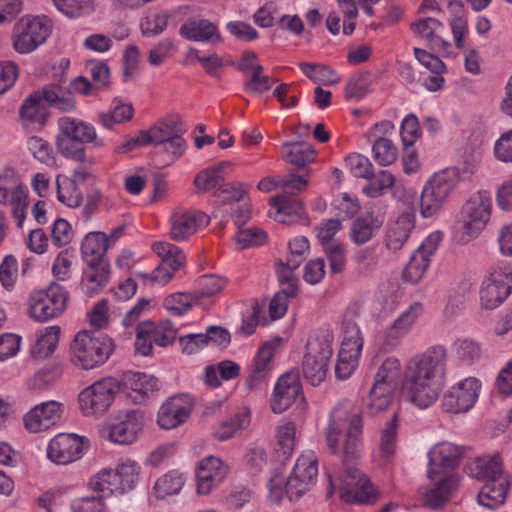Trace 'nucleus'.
<instances>
[{
  "instance_id": "13d9d810",
  "label": "nucleus",
  "mask_w": 512,
  "mask_h": 512,
  "mask_svg": "<svg viewBox=\"0 0 512 512\" xmlns=\"http://www.w3.org/2000/svg\"><path fill=\"white\" fill-rule=\"evenodd\" d=\"M369 182L363 187V193L371 198L382 196L386 190L393 187L395 177L387 170H382L368 179Z\"/></svg>"
},
{
  "instance_id": "79ce46f5",
  "label": "nucleus",
  "mask_w": 512,
  "mask_h": 512,
  "mask_svg": "<svg viewBox=\"0 0 512 512\" xmlns=\"http://www.w3.org/2000/svg\"><path fill=\"white\" fill-rule=\"evenodd\" d=\"M153 252L161 259L160 264L172 270H179L185 263V255L181 248L167 242L157 241L151 246Z\"/></svg>"
},
{
  "instance_id": "f257e3e1",
  "label": "nucleus",
  "mask_w": 512,
  "mask_h": 512,
  "mask_svg": "<svg viewBox=\"0 0 512 512\" xmlns=\"http://www.w3.org/2000/svg\"><path fill=\"white\" fill-rule=\"evenodd\" d=\"M447 351L441 345L413 355L406 363L403 395L415 406L426 409L439 398L447 371Z\"/></svg>"
},
{
  "instance_id": "423d86ee",
  "label": "nucleus",
  "mask_w": 512,
  "mask_h": 512,
  "mask_svg": "<svg viewBox=\"0 0 512 512\" xmlns=\"http://www.w3.org/2000/svg\"><path fill=\"white\" fill-rule=\"evenodd\" d=\"M459 183L460 173L456 168H446L432 174L421 191V217L431 218L437 215Z\"/></svg>"
},
{
  "instance_id": "cd10ccee",
  "label": "nucleus",
  "mask_w": 512,
  "mask_h": 512,
  "mask_svg": "<svg viewBox=\"0 0 512 512\" xmlns=\"http://www.w3.org/2000/svg\"><path fill=\"white\" fill-rule=\"evenodd\" d=\"M179 34L187 40L211 45H218L223 41L218 26L207 19L186 21L181 25Z\"/></svg>"
},
{
  "instance_id": "c03bdc74",
  "label": "nucleus",
  "mask_w": 512,
  "mask_h": 512,
  "mask_svg": "<svg viewBox=\"0 0 512 512\" xmlns=\"http://www.w3.org/2000/svg\"><path fill=\"white\" fill-rule=\"evenodd\" d=\"M140 465L130 458H121L115 468V473L121 486V494L134 488L139 479Z\"/></svg>"
},
{
  "instance_id": "37998d69",
  "label": "nucleus",
  "mask_w": 512,
  "mask_h": 512,
  "mask_svg": "<svg viewBox=\"0 0 512 512\" xmlns=\"http://www.w3.org/2000/svg\"><path fill=\"white\" fill-rule=\"evenodd\" d=\"M249 424L250 413L246 410L239 411L219 424L214 431V437L219 441H226Z\"/></svg>"
},
{
  "instance_id": "8fccbe9b",
  "label": "nucleus",
  "mask_w": 512,
  "mask_h": 512,
  "mask_svg": "<svg viewBox=\"0 0 512 512\" xmlns=\"http://www.w3.org/2000/svg\"><path fill=\"white\" fill-rule=\"evenodd\" d=\"M451 348L457 359L467 365L478 361L482 355L481 345L470 338H459L455 340Z\"/></svg>"
},
{
  "instance_id": "b1692460",
  "label": "nucleus",
  "mask_w": 512,
  "mask_h": 512,
  "mask_svg": "<svg viewBox=\"0 0 512 512\" xmlns=\"http://www.w3.org/2000/svg\"><path fill=\"white\" fill-rule=\"evenodd\" d=\"M393 128L394 125L390 121H382L375 124L367 132L368 139L374 142L372 146L373 158L381 166L391 165L397 159V148L391 140L383 137Z\"/></svg>"
},
{
  "instance_id": "1a4fd4ad",
  "label": "nucleus",
  "mask_w": 512,
  "mask_h": 512,
  "mask_svg": "<svg viewBox=\"0 0 512 512\" xmlns=\"http://www.w3.org/2000/svg\"><path fill=\"white\" fill-rule=\"evenodd\" d=\"M512 292V262L495 265L480 288L481 306L493 310L500 306Z\"/></svg>"
},
{
  "instance_id": "680f3d73",
  "label": "nucleus",
  "mask_w": 512,
  "mask_h": 512,
  "mask_svg": "<svg viewBox=\"0 0 512 512\" xmlns=\"http://www.w3.org/2000/svg\"><path fill=\"white\" fill-rule=\"evenodd\" d=\"M133 116V107L131 104L116 102L113 109L109 113L99 114L101 124L108 128L113 129L115 124H120L128 121Z\"/></svg>"
},
{
  "instance_id": "e433bc0d",
  "label": "nucleus",
  "mask_w": 512,
  "mask_h": 512,
  "mask_svg": "<svg viewBox=\"0 0 512 512\" xmlns=\"http://www.w3.org/2000/svg\"><path fill=\"white\" fill-rule=\"evenodd\" d=\"M469 469L473 477L485 482L494 478L509 477L503 472L499 455L478 457Z\"/></svg>"
},
{
  "instance_id": "20e7f679",
  "label": "nucleus",
  "mask_w": 512,
  "mask_h": 512,
  "mask_svg": "<svg viewBox=\"0 0 512 512\" xmlns=\"http://www.w3.org/2000/svg\"><path fill=\"white\" fill-rule=\"evenodd\" d=\"M113 349V342L107 336L82 330L72 340L69 355L74 366L91 370L106 363Z\"/></svg>"
},
{
  "instance_id": "a18cd8bd",
  "label": "nucleus",
  "mask_w": 512,
  "mask_h": 512,
  "mask_svg": "<svg viewBox=\"0 0 512 512\" xmlns=\"http://www.w3.org/2000/svg\"><path fill=\"white\" fill-rule=\"evenodd\" d=\"M185 484V476L177 470H171L160 477L153 489L159 499L178 494Z\"/></svg>"
},
{
  "instance_id": "39448f33",
  "label": "nucleus",
  "mask_w": 512,
  "mask_h": 512,
  "mask_svg": "<svg viewBox=\"0 0 512 512\" xmlns=\"http://www.w3.org/2000/svg\"><path fill=\"white\" fill-rule=\"evenodd\" d=\"M493 202L490 192L481 190L463 204L460 211V230L456 234V241L465 245L476 239L490 221Z\"/></svg>"
},
{
  "instance_id": "ea45409f",
  "label": "nucleus",
  "mask_w": 512,
  "mask_h": 512,
  "mask_svg": "<svg viewBox=\"0 0 512 512\" xmlns=\"http://www.w3.org/2000/svg\"><path fill=\"white\" fill-rule=\"evenodd\" d=\"M47 104L64 113H70L76 109V101L70 92L65 91L60 85L51 84L45 86L40 92Z\"/></svg>"
},
{
  "instance_id": "6e6552de",
  "label": "nucleus",
  "mask_w": 512,
  "mask_h": 512,
  "mask_svg": "<svg viewBox=\"0 0 512 512\" xmlns=\"http://www.w3.org/2000/svg\"><path fill=\"white\" fill-rule=\"evenodd\" d=\"M401 373L398 358L387 357L375 374L374 384L367 399V409L372 415L386 410L392 402L393 392Z\"/></svg>"
},
{
  "instance_id": "4be33fe9",
  "label": "nucleus",
  "mask_w": 512,
  "mask_h": 512,
  "mask_svg": "<svg viewBox=\"0 0 512 512\" xmlns=\"http://www.w3.org/2000/svg\"><path fill=\"white\" fill-rule=\"evenodd\" d=\"M64 405L51 400L40 403L29 410L23 417L25 428L31 433L47 430L62 418Z\"/></svg>"
},
{
  "instance_id": "f3484780",
  "label": "nucleus",
  "mask_w": 512,
  "mask_h": 512,
  "mask_svg": "<svg viewBox=\"0 0 512 512\" xmlns=\"http://www.w3.org/2000/svg\"><path fill=\"white\" fill-rule=\"evenodd\" d=\"M424 312V304L419 301L412 302L388 325L382 336L383 345L393 349L408 335Z\"/></svg>"
},
{
  "instance_id": "2eb2a0df",
  "label": "nucleus",
  "mask_w": 512,
  "mask_h": 512,
  "mask_svg": "<svg viewBox=\"0 0 512 512\" xmlns=\"http://www.w3.org/2000/svg\"><path fill=\"white\" fill-rule=\"evenodd\" d=\"M480 390L481 383L477 378L468 377L457 382L443 395V410L453 414L467 412L475 405Z\"/></svg>"
},
{
  "instance_id": "7ed1b4c3",
  "label": "nucleus",
  "mask_w": 512,
  "mask_h": 512,
  "mask_svg": "<svg viewBox=\"0 0 512 512\" xmlns=\"http://www.w3.org/2000/svg\"><path fill=\"white\" fill-rule=\"evenodd\" d=\"M317 476L318 457L312 450L305 451L297 458L286 481L280 474L270 478L267 484L269 499L278 503L286 494L291 501L298 500L314 486Z\"/></svg>"
},
{
  "instance_id": "69168bd1",
  "label": "nucleus",
  "mask_w": 512,
  "mask_h": 512,
  "mask_svg": "<svg viewBox=\"0 0 512 512\" xmlns=\"http://www.w3.org/2000/svg\"><path fill=\"white\" fill-rule=\"evenodd\" d=\"M412 30L419 37L427 41L428 45L435 41V37L444 30V25L434 18H423L413 23ZM436 41H438L436 39Z\"/></svg>"
},
{
  "instance_id": "e2e57ef3",
  "label": "nucleus",
  "mask_w": 512,
  "mask_h": 512,
  "mask_svg": "<svg viewBox=\"0 0 512 512\" xmlns=\"http://www.w3.org/2000/svg\"><path fill=\"white\" fill-rule=\"evenodd\" d=\"M198 297L189 293H174L164 299V307L175 315H184L194 304Z\"/></svg>"
},
{
  "instance_id": "0eeeda50",
  "label": "nucleus",
  "mask_w": 512,
  "mask_h": 512,
  "mask_svg": "<svg viewBox=\"0 0 512 512\" xmlns=\"http://www.w3.org/2000/svg\"><path fill=\"white\" fill-rule=\"evenodd\" d=\"M332 342L333 336L326 331L310 337L307 342L302 373L312 386H318L326 379L333 354Z\"/></svg>"
},
{
  "instance_id": "603ef678",
  "label": "nucleus",
  "mask_w": 512,
  "mask_h": 512,
  "mask_svg": "<svg viewBox=\"0 0 512 512\" xmlns=\"http://www.w3.org/2000/svg\"><path fill=\"white\" fill-rule=\"evenodd\" d=\"M94 491L110 495L113 493L121 494V486L116 476L115 470L104 468L94 475L89 482Z\"/></svg>"
},
{
  "instance_id": "f03ea898",
  "label": "nucleus",
  "mask_w": 512,
  "mask_h": 512,
  "mask_svg": "<svg viewBox=\"0 0 512 512\" xmlns=\"http://www.w3.org/2000/svg\"><path fill=\"white\" fill-rule=\"evenodd\" d=\"M362 419L357 408L349 402L332 410L326 428V441L332 453L343 451L345 458L353 457L360 446Z\"/></svg>"
},
{
  "instance_id": "4c0bfd02",
  "label": "nucleus",
  "mask_w": 512,
  "mask_h": 512,
  "mask_svg": "<svg viewBox=\"0 0 512 512\" xmlns=\"http://www.w3.org/2000/svg\"><path fill=\"white\" fill-rule=\"evenodd\" d=\"M270 204L275 209V219L282 223H289L303 213L301 201L294 196L279 195L271 198Z\"/></svg>"
},
{
  "instance_id": "a19ab883",
  "label": "nucleus",
  "mask_w": 512,
  "mask_h": 512,
  "mask_svg": "<svg viewBox=\"0 0 512 512\" xmlns=\"http://www.w3.org/2000/svg\"><path fill=\"white\" fill-rule=\"evenodd\" d=\"M60 336V327L57 325L48 326L37 333L35 344L31 353L35 358L44 359L54 352Z\"/></svg>"
},
{
  "instance_id": "6ab92c4d",
  "label": "nucleus",
  "mask_w": 512,
  "mask_h": 512,
  "mask_svg": "<svg viewBox=\"0 0 512 512\" xmlns=\"http://www.w3.org/2000/svg\"><path fill=\"white\" fill-rule=\"evenodd\" d=\"M209 221V217L201 211L176 210L170 217L169 235L174 241H186L199 230L206 227Z\"/></svg>"
},
{
  "instance_id": "6e6d98bb",
  "label": "nucleus",
  "mask_w": 512,
  "mask_h": 512,
  "mask_svg": "<svg viewBox=\"0 0 512 512\" xmlns=\"http://www.w3.org/2000/svg\"><path fill=\"white\" fill-rule=\"evenodd\" d=\"M296 442V426L293 422L286 421L280 424L276 430L277 450L286 458L293 453Z\"/></svg>"
},
{
  "instance_id": "4d7b16f0",
  "label": "nucleus",
  "mask_w": 512,
  "mask_h": 512,
  "mask_svg": "<svg viewBox=\"0 0 512 512\" xmlns=\"http://www.w3.org/2000/svg\"><path fill=\"white\" fill-rule=\"evenodd\" d=\"M343 340L340 348H345L352 353H361L363 337L358 325L351 319L342 321Z\"/></svg>"
},
{
  "instance_id": "393cba45",
  "label": "nucleus",
  "mask_w": 512,
  "mask_h": 512,
  "mask_svg": "<svg viewBox=\"0 0 512 512\" xmlns=\"http://www.w3.org/2000/svg\"><path fill=\"white\" fill-rule=\"evenodd\" d=\"M462 454V448L450 442H441L433 446L428 453V477L437 476L444 472L452 473L454 467L458 465Z\"/></svg>"
},
{
  "instance_id": "0e129e2a",
  "label": "nucleus",
  "mask_w": 512,
  "mask_h": 512,
  "mask_svg": "<svg viewBox=\"0 0 512 512\" xmlns=\"http://www.w3.org/2000/svg\"><path fill=\"white\" fill-rule=\"evenodd\" d=\"M27 148L35 159L47 166L55 165V158L50 144L37 136H32L27 140Z\"/></svg>"
},
{
  "instance_id": "c756f323",
  "label": "nucleus",
  "mask_w": 512,
  "mask_h": 512,
  "mask_svg": "<svg viewBox=\"0 0 512 512\" xmlns=\"http://www.w3.org/2000/svg\"><path fill=\"white\" fill-rule=\"evenodd\" d=\"M40 92L30 95L21 105L20 118L23 126L31 131L40 130L47 120V110Z\"/></svg>"
},
{
  "instance_id": "ddd939ff",
  "label": "nucleus",
  "mask_w": 512,
  "mask_h": 512,
  "mask_svg": "<svg viewBox=\"0 0 512 512\" xmlns=\"http://www.w3.org/2000/svg\"><path fill=\"white\" fill-rule=\"evenodd\" d=\"M51 33L50 21L45 17H22L14 26L13 46L20 54L34 51Z\"/></svg>"
},
{
  "instance_id": "09e8293b",
  "label": "nucleus",
  "mask_w": 512,
  "mask_h": 512,
  "mask_svg": "<svg viewBox=\"0 0 512 512\" xmlns=\"http://www.w3.org/2000/svg\"><path fill=\"white\" fill-rule=\"evenodd\" d=\"M398 419L395 414L381 433L379 455L384 463L391 460L396 452Z\"/></svg>"
},
{
  "instance_id": "774afa93",
  "label": "nucleus",
  "mask_w": 512,
  "mask_h": 512,
  "mask_svg": "<svg viewBox=\"0 0 512 512\" xmlns=\"http://www.w3.org/2000/svg\"><path fill=\"white\" fill-rule=\"evenodd\" d=\"M146 324H149V330L156 345L166 347L176 339L177 331L170 321H162L157 325L151 322Z\"/></svg>"
},
{
  "instance_id": "4468645a",
  "label": "nucleus",
  "mask_w": 512,
  "mask_h": 512,
  "mask_svg": "<svg viewBox=\"0 0 512 512\" xmlns=\"http://www.w3.org/2000/svg\"><path fill=\"white\" fill-rule=\"evenodd\" d=\"M283 344L282 337L274 336L259 347L245 380V385L249 390L261 389L267 384L272 370V359L283 347Z\"/></svg>"
},
{
  "instance_id": "72a5a7b5",
  "label": "nucleus",
  "mask_w": 512,
  "mask_h": 512,
  "mask_svg": "<svg viewBox=\"0 0 512 512\" xmlns=\"http://www.w3.org/2000/svg\"><path fill=\"white\" fill-rule=\"evenodd\" d=\"M110 279V264L108 261H100L95 264H87L83 273L82 285L88 294H95L105 287Z\"/></svg>"
},
{
  "instance_id": "412c9836",
  "label": "nucleus",
  "mask_w": 512,
  "mask_h": 512,
  "mask_svg": "<svg viewBox=\"0 0 512 512\" xmlns=\"http://www.w3.org/2000/svg\"><path fill=\"white\" fill-rule=\"evenodd\" d=\"M228 473L229 466L219 457H204L197 465V492L201 495L209 494L225 480Z\"/></svg>"
},
{
  "instance_id": "de8ad7c7",
  "label": "nucleus",
  "mask_w": 512,
  "mask_h": 512,
  "mask_svg": "<svg viewBox=\"0 0 512 512\" xmlns=\"http://www.w3.org/2000/svg\"><path fill=\"white\" fill-rule=\"evenodd\" d=\"M225 167L226 163H220L199 172L194 180L196 188L200 191L222 188L225 180Z\"/></svg>"
},
{
  "instance_id": "bf43d9fd",
  "label": "nucleus",
  "mask_w": 512,
  "mask_h": 512,
  "mask_svg": "<svg viewBox=\"0 0 512 512\" xmlns=\"http://www.w3.org/2000/svg\"><path fill=\"white\" fill-rule=\"evenodd\" d=\"M6 205L11 207L17 226L22 227L26 218V207L28 205L27 189L21 185L13 187V192Z\"/></svg>"
},
{
  "instance_id": "338daca9",
  "label": "nucleus",
  "mask_w": 512,
  "mask_h": 512,
  "mask_svg": "<svg viewBox=\"0 0 512 512\" xmlns=\"http://www.w3.org/2000/svg\"><path fill=\"white\" fill-rule=\"evenodd\" d=\"M360 355L361 353H352L340 348L335 366L336 376L342 380L349 378L358 366Z\"/></svg>"
},
{
  "instance_id": "864d4df0",
  "label": "nucleus",
  "mask_w": 512,
  "mask_h": 512,
  "mask_svg": "<svg viewBox=\"0 0 512 512\" xmlns=\"http://www.w3.org/2000/svg\"><path fill=\"white\" fill-rule=\"evenodd\" d=\"M300 70L314 83L332 85L339 81L338 75L328 66L316 63H300Z\"/></svg>"
},
{
  "instance_id": "c9c22d12",
  "label": "nucleus",
  "mask_w": 512,
  "mask_h": 512,
  "mask_svg": "<svg viewBox=\"0 0 512 512\" xmlns=\"http://www.w3.org/2000/svg\"><path fill=\"white\" fill-rule=\"evenodd\" d=\"M382 221L372 214L356 218L350 228V239L356 245L369 242L379 231Z\"/></svg>"
},
{
  "instance_id": "aec40b11",
  "label": "nucleus",
  "mask_w": 512,
  "mask_h": 512,
  "mask_svg": "<svg viewBox=\"0 0 512 512\" xmlns=\"http://www.w3.org/2000/svg\"><path fill=\"white\" fill-rule=\"evenodd\" d=\"M83 454V438L76 434L59 433L47 445V457L59 465L77 461Z\"/></svg>"
},
{
  "instance_id": "7c9ffc66",
  "label": "nucleus",
  "mask_w": 512,
  "mask_h": 512,
  "mask_svg": "<svg viewBox=\"0 0 512 512\" xmlns=\"http://www.w3.org/2000/svg\"><path fill=\"white\" fill-rule=\"evenodd\" d=\"M429 478L433 484L423 492V495L426 504L429 507L436 508L448 500L456 487V478L453 473L449 472H444L437 476L433 475Z\"/></svg>"
},
{
  "instance_id": "bb28decb",
  "label": "nucleus",
  "mask_w": 512,
  "mask_h": 512,
  "mask_svg": "<svg viewBox=\"0 0 512 512\" xmlns=\"http://www.w3.org/2000/svg\"><path fill=\"white\" fill-rule=\"evenodd\" d=\"M57 126L59 133L57 136L69 140H76L80 143H93L95 147H102L104 142L98 139L93 125L81 119L64 116L58 119Z\"/></svg>"
},
{
  "instance_id": "a878e982",
  "label": "nucleus",
  "mask_w": 512,
  "mask_h": 512,
  "mask_svg": "<svg viewBox=\"0 0 512 512\" xmlns=\"http://www.w3.org/2000/svg\"><path fill=\"white\" fill-rule=\"evenodd\" d=\"M301 395L299 377L294 372L283 374L277 380L270 401L274 413H282Z\"/></svg>"
},
{
  "instance_id": "5fc2aeb1",
  "label": "nucleus",
  "mask_w": 512,
  "mask_h": 512,
  "mask_svg": "<svg viewBox=\"0 0 512 512\" xmlns=\"http://www.w3.org/2000/svg\"><path fill=\"white\" fill-rule=\"evenodd\" d=\"M57 10L68 18H79L94 11V0H53Z\"/></svg>"
},
{
  "instance_id": "473e14b6",
  "label": "nucleus",
  "mask_w": 512,
  "mask_h": 512,
  "mask_svg": "<svg viewBox=\"0 0 512 512\" xmlns=\"http://www.w3.org/2000/svg\"><path fill=\"white\" fill-rule=\"evenodd\" d=\"M109 249V238L103 232H89L81 242V256L86 264L107 261L105 254Z\"/></svg>"
},
{
  "instance_id": "f704fd0d",
  "label": "nucleus",
  "mask_w": 512,
  "mask_h": 512,
  "mask_svg": "<svg viewBox=\"0 0 512 512\" xmlns=\"http://www.w3.org/2000/svg\"><path fill=\"white\" fill-rule=\"evenodd\" d=\"M127 395L135 403H142L158 386V380L145 373H133L125 383Z\"/></svg>"
},
{
  "instance_id": "5701e85b",
  "label": "nucleus",
  "mask_w": 512,
  "mask_h": 512,
  "mask_svg": "<svg viewBox=\"0 0 512 512\" xmlns=\"http://www.w3.org/2000/svg\"><path fill=\"white\" fill-rule=\"evenodd\" d=\"M193 399L187 394L169 398L159 408L157 423L162 429H173L184 423L190 416Z\"/></svg>"
},
{
  "instance_id": "3c124183",
  "label": "nucleus",
  "mask_w": 512,
  "mask_h": 512,
  "mask_svg": "<svg viewBox=\"0 0 512 512\" xmlns=\"http://www.w3.org/2000/svg\"><path fill=\"white\" fill-rule=\"evenodd\" d=\"M171 14L168 11L149 12L140 21V30L145 37H155L168 26Z\"/></svg>"
},
{
  "instance_id": "49530a36",
  "label": "nucleus",
  "mask_w": 512,
  "mask_h": 512,
  "mask_svg": "<svg viewBox=\"0 0 512 512\" xmlns=\"http://www.w3.org/2000/svg\"><path fill=\"white\" fill-rule=\"evenodd\" d=\"M57 184V199L64 205L76 208L79 207L83 201V196L75 180L67 176L58 175L56 178Z\"/></svg>"
},
{
  "instance_id": "9b49d317",
  "label": "nucleus",
  "mask_w": 512,
  "mask_h": 512,
  "mask_svg": "<svg viewBox=\"0 0 512 512\" xmlns=\"http://www.w3.org/2000/svg\"><path fill=\"white\" fill-rule=\"evenodd\" d=\"M67 298V291L56 283L45 290L34 291L29 297V316L38 322L56 318L65 310Z\"/></svg>"
},
{
  "instance_id": "dca6fc26",
  "label": "nucleus",
  "mask_w": 512,
  "mask_h": 512,
  "mask_svg": "<svg viewBox=\"0 0 512 512\" xmlns=\"http://www.w3.org/2000/svg\"><path fill=\"white\" fill-rule=\"evenodd\" d=\"M443 240L441 231L430 233L411 255L408 264L403 271V279L411 284H417L425 275L431 261V257L437 251Z\"/></svg>"
},
{
  "instance_id": "f8f14e48",
  "label": "nucleus",
  "mask_w": 512,
  "mask_h": 512,
  "mask_svg": "<svg viewBox=\"0 0 512 512\" xmlns=\"http://www.w3.org/2000/svg\"><path fill=\"white\" fill-rule=\"evenodd\" d=\"M143 427V413L138 409H130L119 412L101 429V436L117 445H130L137 441Z\"/></svg>"
},
{
  "instance_id": "9d476101",
  "label": "nucleus",
  "mask_w": 512,
  "mask_h": 512,
  "mask_svg": "<svg viewBox=\"0 0 512 512\" xmlns=\"http://www.w3.org/2000/svg\"><path fill=\"white\" fill-rule=\"evenodd\" d=\"M120 392V384L113 378H103L86 387L79 394V406L85 416H100L108 411Z\"/></svg>"
},
{
  "instance_id": "c85d7f7f",
  "label": "nucleus",
  "mask_w": 512,
  "mask_h": 512,
  "mask_svg": "<svg viewBox=\"0 0 512 512\" xmlns=\"http://www.w3.org/2000/svg\"><path fill=\"white\" fill-rule=\"evenodd\" d=\"M415 226V219L411 213H402L395 221L388 223L384 244L391 252L401 250L407 243Z\"/></svg>"
},
{
  "instance_id": "052dcab7",
  "label": "nucleus",
  "mask_w": 512,
  "mask_h": 512,
  "mask_svg": "<svg viewBox=\"0 0 512 512\" xmlns=\"http://www.w3.org/2000/svg\"><path fill=\"white\" fill-rule=\"evenodd\" d=\"M76 259L73 249H63L52 264V275L59 281H67L71 277V267Z\"/></svg>"
},
{
  "instance_id": "a211bd4d",
  "label": "nucleus",
  "mask_w": 512,
  "mask_h": 512,
  "mask_svg": "<svg viewBox=\"0 0 512 512\" xmlns=\"http://www.w3.org/2000/svg\"><path fill=\"white\" fill-rule=\"evenodd\" d=\"M340 497L347 503L364 504L374 502L376 490L365 474L358 469H348L339 487Z\"/></svg>"
},
{
  "instance_id": "58836bf2",
  "label": "nucleus",
  "mask_w": 512,
  "mask_h": 512,
  "mask_svg": "<svg viewBox=\"0 0 512 512\" xmlns=\"http://www.w3.org/2000/svg\"><path fill=\"white\" fill-rule=\"evenodd\" d=\"M281 156L290 164L305 166L314 162L316 151L312 145L305 142H288L282 145Z\"/></svg>"
},
{
  "instance_id": "2f4dec72",
  "label": "nucleus",
  "mask_w": 512,
  "mask_h": 512,
  "mask_svg": "<svg viewBox=\"0 0 512 512\" xmlns=\"http://www.w3.org/2000/svg\"><path fill=\"white\" fill-rule=\"evenodd\" d=\"M510 487L509 477L494 478L485 482L477 496L479 505L495 509L505 502Z\"/></svg>"
}]
</instances>
